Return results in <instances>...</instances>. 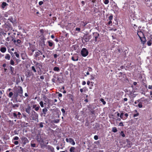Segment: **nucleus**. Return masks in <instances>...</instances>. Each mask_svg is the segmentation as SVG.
Returning <instances> with one entry per match:
<instances>
[{"label": "nucleus", "mask_w": 152, "mask_h": 152, "mask_svg": "<svg viewBox=\"0 0 152 152\" xmlns=\"http://www.w3.org/2000/svg\"><path fill=\"white\" fill-rule=\"evenodd\" d=\"M93 39L91 40L93 41H95L96 42L99 40V35L97 32H95L93 33Z\"/></svg>", "instance_id": "nucleus-1"}, {"label": "nucleus", "mask_w": 152, "mask_h": 152, "mask_svg": "<svg viewBox=\"0 0 152 152\" xmlns=\"http://www.w3.org/2000/svg\"><path fill=\"white\" fill-rule=\"evenodd\" d=\"M15 92L16 93L19 94V95L20 97H21L23 96V90L21 87L18 86Z\"/></svg>", "instance_id": "nucleus-2"}, {"label": "nucleus", "mask_w": 152, "mask_h": 152, "mask_svg": "<svg viewBox=\"0 0 152 152\" xmlns=\"http://www.w3.org/2000/svg\"><path fill=\"white\" fill-rule=\"evenodd\" d=\"M81 53L83 56L86 57L88 55V52L86 48H83L82 49Z\"/></svg>", "instance_id": "nucleus-3"}, {"label": "nucleus", "mask_w": 152, "mask_h": 152, "mask_svg": "<svg viewBox=\"0 0 152 152\" xmlns=\"http://www.w3.org/2000/svg\"><path fill=\"white\" fill-rule=\"evenodd\" d=\"M92 37V36L91 35H88L86 34L83 36V39L84 40L85 42H87L89 41Z\"/></svg>", "instance_id": "nucleus-4"}, {"label": "nucleus", "mask_w": 152, "mask_h": 152, "mask_svg": "<svg viewBox=\"0 0 152 152\" xmlns=\"http://www.w3.org/2000/svg\"><path fill=\"white\" fill-rule=\"evenodd\" d=\"M21 139L24 145H25L26 143H28L29 142V141L27 138L25 137H22L21 138Z\"/></svg>", "instance_id": "nucleus-5"}, {"label": "nucleus", "mask_w": 152, "mask_h": 152, "mask_svg": "<svg viewBox=\"0 0 152 152\" xmlns=\"http://www.w3.org/2000/svg\"><path fill=\"white\" fill-rule=\"evenodd\" d=\"M31 109V107L30 106L29 104H28L25 108L26 112L28 114H30Z\"/></svg>", "instance_id": "nucleus-6"}, {"label": "nucleus", "mask_w": 152, "mask_h": 152, "mask_svg": "<svg viewBox=\"0 0 152 152\" xmlns=\"http://www.w3.org/2000/svg\"><path fill=\"white\" fill-rule=\"evenodd\" d=\"M12 41H13L14 43L17 45H20L21 43V41L19 39H17V40H16L15 39H12Z\"/></svg>", "instance_id": "nucleus-7"}, {"label": "nucleus", "mask_w": 152, "mask_h": 152, "mask_svg": "<svg viewBox=\"0 0 152 152\" xmlns=\"http://www.w3.org/2000/svg\"><path fill=\"white\" fill-rule=\"evenodd\" d=\"M71 59L73 61H77L78 60V57L77 55H75L72 57Z\"/></svg>", "instance_id": "nucleus-8"}, {"label": "nucleus", "mask_w": 152, "mask_h": 152, "mask_svg": "<svg viewBox=\"0 0 152 152\" xmlns=\"http://www.w3.org/2000/svg\"><path fill=\"white\" fill-rule=\"evenodd\" d=\"M137 34L140 38L144 37L143 33L141 31H138Z\"/></svg>", "instance_id": "nucleus-9"}, {"label": "nucleus", "mask_w": 152, "mask_h": 152, "mask_svg": "<svg viewBox=\"0 0 152 152\" xmlns=\"http://www.w3.org/2000/svg\"><path fill=\"white\" fill-rule=\"evenodd\" d=\"M42 53L41 51L39 50L38 51L35 52V56L37 57L40 55H42Z\"/></svg>", "instance_id": "nucleus-10"}, {"label": "nucleus", "mask_w": 152, "mask_h": 152, "mask_svg": "<svg viewBox=\"0 0 152 152\" xmlns=\"http://www.w3.org/2000/svg\"><path fill=\"white\" fill-rule=\"evenodd\" d=\"M140 39L141 41L142 42V43L143 45H144L145 43V42H145L146 39H145V37H141V38H140Z\"/></svg>", "instance_id": "nucleus-11"}, {"label": "nucleus", "mask_w": 152, "mask_h": 152, "mask_svg": "<svg viewBox=\"0 0 152 152\" xmlns=\"http://www.w3.org/2000/svg\"><path fill=\"white\" fill-rule=\"evenodd\" d=\"M69 142L72 145H74L75 144V142L74 140L72 138H69Z\"/></svg>", "instance_id": "nucleus-12"}, {"label": "nucleus", "mask_w": 152, "mask_h": 152, "mask_svg": "<svg viewBox=\"0 0 152 152\" xmlns=\"http://www.w3.org/2000/svg\"><path fill=\"white\" fill-rule=\"evenodd\" d=\"M20 55L22 59L23 60H24L26 58V55L25 53H21Z\"/></svg>", "instance_id": "nucleus-13"}, {"label": "nucleus", "mask_w": 152, "mask_h": 152, "mask_svg": "<svg viewBox=\"0 0 152 152\" xmlns=\"http://www.w3.org/2000/svg\"><path fill=\"white\" fill-rule=\"evenodd\" d=\"M8 5V4H7L6 2H3L2 3L1 7L2 9H4L5 7Z\"/></svg>", "instance_id": "nucleus-14"}, {"label": "nucleus", "mask_w": 152, "mask_h": 152, "mask_svg": "<svg viewBox=\"0 0 152 152\" xmlns=\"http://www.w3.org/2000/svg\"><path fill=\"white\" fill-rule=\"evenodd\" d=\"M7 49L5 47H1L0 48V51L3 53H5Z\"/></svg>", "instance_id": "nucleus-15"}, {"label": "nucleus", "mask_w": 152, "mask_h": 152, "mask_svg": "<svg viewBox=\"0 0 152 152\" xmlns=\"http://www.w3.org/2000/svg\"><path fill=\"white\" fill-rule=\"evenodd\" d=\"M37 65V67L39 69H41L42 67V65L41 63H37L36 64Z\"/></svg>", "instance_id": "nucleus-16"}, {"label": "nucleus", "mask_w": 152, "mask_h": 152, "mask_svg": "<svg viewBox=\"0 0 152 152\" xmlns=\"http://www.w3.org/2000/svg\"><path fill=\"white\" fill-rule=\"evenodd\" d=\"M142 102H139V104H138L137 106V105H134V106L136 107H137L138 106L139 108H142Z\"/></svg>", "instance_id": "nucleus-17"}, {"label": "nucleus", "mask_w": 152, "mask_h": 152, "mask_svg": "<svg viewBox=\"0 0 152 152\" xmlns=\"http://www.w3.org/2000/svg\"><path fill=\"white\" fill-rule=\"evenodd\" d=\"M10 56L8 54H6L5 56V58L6 59L9 60L10 59Z\"/></svg>", "instance_id": "nucleus-18"}, {"label": "nucleus", "mask_w": 152, "mask_h": 152, "mask_svg": "<svg viewBox=\"0 0 152 152\" xmlns=\"http://www.w3.org/2000/svg\"><path fill=\"white\" fill-rule=\"evenodd\" d=\"M75 147H71L69 150L70 152H75Z\"/></svg>", "instance_id": "nucleus-19"}, {"label": "nucleus", "mask_w": 152, "mask_h": 152, "mask_svg": "<svg viewBox=\"0 0 152 152\" xmlns=\"http://www.w3.org/2000/svg\"><path fill=\"white\" fill-rule=\"evenodd\" d=\"M18 95H19V94H18L17 93H16V92H15L14 93V94L13 96L14 97L15 99H17L18 98Z\"/></svg>", "instance_id": "nucleus-20"}, {"label": "nucleus", "mask_w": 152, "mask_h": 152, "mask_svg": "<svg viewBox=\"0 0 152 152\" xmlns=\"http://www.w3.org/2000/svg\"><path fill=\"white\" fill-rule=\"evenodd\" d=\"M47 111L48 110L46 107L44 108L43 109H42V111L43 113L45 115L46 114Z\"/></svg>", "instance_id": "nucleus-21"}, {"label": "nucleus", "mask_w": 152, "mask_h": 152, "mask_svg": "<svg viewBox=\"0 0 152 152\" xmlns=\"http://www.w3.org/2000/svg\"><path fill=\"white\" fill-rule=\"evenodd\" d=\"M37 140L39 142L43 143V140L41 138H37Z\"/></svg>", "instance_id": "nucleus-22"}, {"label": "nucleus", "mask_w": 152, "mask_h": 152, "mask_svg": "<svg viewBox=\"0 0 152 152\" xmlns=\"http://www.w3.org/2000/svg\"><path fill=\"white\" fill-rule=\"evenodd\" d=\"M124 116V113L123 112H122L120 114V117L122 119L124 120L126 119V118H125L123 117Z\"/></svg>", "instance_id": "nucleus-23"}, {"label": "nucleus", "mask_w": 152, "mask_h": 152, "mask_svg": "<svg viewBox=\"0 0 152 152\" xmlns=\"http://www.w3.org/2000/svg\"><path fill=\"white\" fill-rule=\"evenodd\" d=\"M112 131L114 132H116L117 131V130L116 127H113L112 129Z\"/></svg>", "instance_id": "nucleus-24"}, {"label": "nucleus", "mask_w": 152, "mask_h": 152, "mask_svg": "<svg viewBox=\"0 0 152 152\" xmlns=\"http://www.w3.org/2000/svg\"><path fill=\"white\" fill-rule=\"evenodd\" d=\"M33 142V140L31 141V147H36V144L34 143H32Z\"/></svg>", "instance_id": "nucleus-25"}, {"label": "nucleus", "mask_w": 152, "mask_h": 152, "mask_svg": "<svg viewBox=\"0 0 152 152\" xmlns=\"http://www.w3.org/2000/svg\"><path fill=\"white\" fill-rule=\"evenodd\" d=\"M17 115H18V118H20L22 117L21 114L20 112H18Z\"/></svg>", "instance_id": "nucleus-26"}, {"label": "nucleus", "mask_w": 152, "mask_h": 152, "mask_svg": "<svg viewBox=\"0 0 152 152\" xmlns=\"http://www.w3.org/2000/svg\"><path fill=\"white\" fill-rule=\"evenodd\" d=\"M53 70L54 71H59L60 69L59 67L56 66L54 68Z\"/></svg>", "instance_id": "nucleus-27"}, {"label": "nucleus", "mask_w": 152, "mask_h": 152, "mask_svg": "<svg viewBox=\"0 0 152 152\" xmlns=\"http://www.w3.org/2000/svg\"><path fill=\"white\" fill-rule=\"evenodd\" d=\"M48 45L49 46L51 47L53 45V42H51L49 41H48Z\"/></svg>", "instance_id": "nucleus-28"}, {"label": "nucleus", "mask_w": 152, "mask_h": 152, "mask_svg": "<svg viewBox=\"0 0 152 152\" xmlns=\"http://www.w3.org/2000/svg\"><path fill=\"white\" fill-rule=\"evenodd\" d=\"M151 42H152V41L151 40H150L148 41V42H147V44L148 46H150L151 45V44H152Z\"/></svg>", "instance_id": "nucleus-29"}, {"label": "nucleus", "mask_w": 152, "mask_h": 152, "mask_svg": "<svg viewBox=\"0 0 152 152\" xmlns=\"http://www.w3.org/2000/svg\"><path fill=\"white\" fill-rule=\"evenodd\" d=\"M59 119H55L53 121V122L55 123H58L59 122Z\"/></svg>", "instance_id": "nucleus-30"}, {"label": "nucleus", "mask_w": 152, "mask_h": 152, "mask_svg": "<svg viewBox=\"0 0 152 152\" xmlns=\"http://www.w3.org/2000/svg\"><path fill=\"white\" fill-rule=\"evenodd\" d=\"M19 106L18 104H15L12 105V107L13 108H16V107H17Z\"/></svg>", "instance_id": "nucleus-31"}, {"label": "nucleus", "mask_w": 152, "mask_h": 152, "mask_svg": "<svg viewBox=\"0 0 152 152\" xmlns=\"http://www.w3.org/2000/svg\"><path fill=\"white\" fill-rule=\"evenodd\" d=\"M13 95V93L12 92H10L8 96L9 97L11 98L12 97V96Z\"/></svg>", "instance_id": "nucleus-32"}, {"label": "nucleus", "mask_w": 152, "mask_h": 152, "mask_svg": "<svg viewBox=\"0 0 152 152\" xmlns=\"http://www.w3.org/2000/svg\"><path fill=\"white\" fill-rule=\"evenodd\" d=\"M95 75L94 74H91V80H94L95 78Z\"/></svg>", "instance_id": "nucleus-33"}, {"label": "nucleus", "mask_w": 152, "mask_h": 152, "mask_svg": "<svg viewBox=\"0 0 152 152\" xmlns=\"http://www.w3.org/2000/svg\"><path fill=\"white\" fill-rule=\"evenodd\" d=\"M14 54L15 55V56L18 58H19V54L17 52H15Z\"/></svg>", "instance_id": "nucleus-34"}, {"label": "nucleus", "mask_w": 152, "mask_h": 152, "mask_svg": "<svg viewBox=\"0 0 152 152\" xmlns=\"http://www.w3.org/2000/svg\"><path fill=\"white\" fill-rule=\"evenodd\" d=\"M120 135L123 137H125V135L123 131L121 132Z\"/></svg>", "instance_id": "nucleus-35"}, {"label": "nucleus", "mask_w": 152, "mask_h": 152, "mask_svg": "<svg viewBox=\"0 0 152 152\" xmlns=\"http://www.w3.org/2000/svg\"><path fill=\"white\" fill-rule=\"evenodd\" d=\"M100 101L102 102L103 104H106V102L104 101V99H103L101 98L100 99Z\"/></svg>", "instance_id": "nucleus-36"}, {"label": "nucleus", "mask_w": 152, "mask_h": 152, "mask_svg": "<svg viewBox=\"0 0 152 152\" xmlns=\"http://www.w3.org/2000/svg\"><path fill=\"white\" fill-rule=\"evenodd\" d=\"M113 18V16L112 15H111L109 17L108 19L110 20H111Z\"/></svg>", "instance_id": "nucleus-37"}, {"label": "nucleus", "mask_w": 152, "mask_h": 152, "mask_svg": "<svg viewBox=\"0 0 152 152\" xmlns=\"http://www.w3.org/2000/svg\"><path fill=\"white\" fill-rule=\"evenodd\" d=\"M31 69H32V70H33V71L34 72H37L36 70V69L34 66H32L31 67Z\"/></svg>", "instance_id": "nucleus-38"}, {"label": "nucleus", "mask_w": 152, "mask_h": 152, "mask_svg": "<svg viewBox=\"0 0 152 152\" xmlns=\"http://www.w3.org/2000/svg\"><path fill=\"white\" fill-rule=\"evenodd\" d=\"M39 104L40 105L41 107H44L43 103L42 101L40 102H39Z\"/></svg>", "instance_id": "nucleus-39"}, {"label": "nucleus", "mask_w": 152, "mask_h": 152, "mask_svg": "<svg viewBox=\"0 0 152 152\" xmlns=\"http://www.w3.org/2000/svg\"><path fill=\"white\" fill-rule=\"evenodd\" d=\"M92 69L91 68L89 67H88V72H91L92 71Z\"/></svg>", "instance_id": "nucleus-40"}, {"label": "nucleus", "mask_w": 152, "mask_h": 152, "mask_svg": "<svg viewBox=\"0 0 152 152\" xmlns=\"http://www.w3.org/2000/svg\"><path fill=\"white\" fill-rule=\"evenodd\" d=\"M10 64L11 65H13L14 64V62L13 60L11 59L10 61Z\"/></svg>", "instance_id": "nucleus-41"}, {"label": "nucleus", "mask_w": 152, "mask_h": 152, "mask_svg": "<svg viewBox=\"0 0 152 152\" xmlns=\"http://www.w3.org/2000/svg\"><path fill=\"white\" fill-rule=\"evenodd\" d=\"M109 2V0H104V3L106 4H108Z\"/></svg>", "instance_id": "nucleus-42"}, {"label": "nucleus", "mask_w": 152, "mask_h": 152, "mask_svg": "<svg viewBox=\"0 0 152 152\" xmlns=\"http://www.w3.org/2000/svg\"><path fill=\"white\" fill-rule=\"evenodd\" d=\"M94 138L96 140H97L98 139V136L96 135H95L94 137Z\"/></svg>", "instance_id": "nucleus-43"}, {"label": "nucleus", "mask_w": 152, "mask_h": 152, "mask_svg": "<svg viewBox=\"0 0 152 152\" xmlns=\"http://www.w3.org/2000/svg\"><path fill=\"white\" fill-rule=\"evenodd\" d=\"M139 115V113H136V114H135L134 115V117H137V116H138Z\"/></svg>", "instance_id": "nucleus-44"}, {"label": "nucleus", "mask_w": 152, "mask_h": 152, "mask_svg": "<svg viewBox=\"0 0 152 152\" xmlns=\"http://www.w3.org/2000/svg\"><path fill=\"white\" fill-rule=\"evenodd\" d=\"M112 21H111V20H110L108 23H107V24L108 25H112Z\"/></svg>", "instance_id": "nucleus-45"}, {"label": "nucleus", "mask_w": 152, "mask_h": 152, "mask_svg": "<svg viewBox=\"0 0 152 152\" xmlns=\"http://www.w3.org/2000/svg\"><path fill=\"white\" fill-rule=\"evenodd\" d=\"M39 107H40L39 106L35 107V110L36 111H37L39 110Z\"/></svg>", "instance_id": "nucleus-46"}, {"label": "nucleus", "mask_w": 152, "mask_h": 152, "mask_svg": "<svg viewBox=\"0 0 152 152\" xmlns=\"http://www.w3.org/2000/svg\"><path fill=\"white\" fill-rule=\"evenodd\" d=\"M13 115L14 117H16V118H18L17 117V114L15 113H13Z\"/></svg>", "instance_id": "nucleus-47"}, {"label": "nucleus", "mask_w": 152, "mask_h": 152, "mask_svg": "<svg viewBox=\"0 0 152 152\" xmlns=\"http://www.w3.org/2000/svg\"><path fill=\"white\" fill-rule=\"evenodd\" d=\"M43 3V2L42 1H40L39 2V5H41Z\"/></svg>", "instance_id": "nucleus-48"}, {"label": "nucleus", "mask_w": 152, "mask_h": 152, "mask_svg": "<svg viewBox=\"0 0 152 152\" xmlns=\"http://www.w3.org/2000/svg\"><path fill=\"white\" fill-rule=\"evenodd\" d=\"M18 139H19V137L17 136L13 138V139L14 140H18Z\"/></svg>", "instance_id": "nucleus-49"}, {"label": "nucleus", "mask_w": 152, "mask_h": 152, "mask_svg": "<svg viewBox=\"0 0 152 152\" xmlns=\"http://www.w3.org/2000/svg\"><path fill=\"white\" fill-rule=\"evenodd\" d=\"M75 30L76 31H80V29L79 28H75Z\"/></svg>", "instance_id": "nucleus-50"}, {"label": "nucleus", "mask_w": 152, "mask_h": 152, "mask_svg": "<svg viewBox=\"0 0 152 152\" xmlns=\"http://www.w3.org/2000/svg\"><path fill=\"white\" fill-rule=\"evenodd\" d=\"M14 144L15 145H17L18 144V141H15L14 142Z\"/></svg>", "instance_id": "nucleus-51"}, {"label": "nucleus", "mask_w": 152, "mask_h": 152, "mask_svg": "<svg viewBox=\"0 0 152 152\" xmlns=\"http://www.w3.org/2000/svg\"><path fill=\"white\" fill-rule=\"evenodd\" d=\"M119 126H124V125H123V123L122 122H120L119 124Z\"/></svg>", "instance_id": "nucleus-52"}, {"label": "nucleus", "mask_w": 152, "mask_h": 152, "mask_svg": "<svg viewBox=\"0 0 152 152\" xmlns=\"http://www.w3.org/2000/svg\"><path fill=\"white\" fill-rule=\"evenodd\" d=\"M82 23L83 24V26H85L87 23L86 22H84V21H83Z\"/></svg>", "instance_id": "nucleus-53"}, {"label": "nucleus", "mask_w": 152, "mask_h": 152, "mask_svg": "<svg viewBox=\"0 0 152 152\" xmlns=\"http://www.w3.org/2000/svg\"><path fill=\"white\" fill-rule=\"evenodd\" d=\"M8 14L7 13H5L4 14V16L5 17H8Z\"/></svg>", "instance_id": "nucleus-54"}, {"label": "nucleus", "mask_w": 152, "mask_h": 152, "mask_svg": "<svg viewBox=\"0 0 152 152\" xmlns=\"http://www.w3.org/2000/svg\"><path fill=\"white\" fill-rule=\"evenodd\" d=\"M61 111L63 113H65V111L63 108H62L61 109Z\"/></svg>", "instance_id": "nucleus-55"}, {"label": "nucleus", "mask_w": 152, "mask_h": 152, "mask_svg": "<svg viewBox=\"0 0 152 152\" xmlns=\"http://www.w3.org/2000/svg\"><path fill=\"white\" fill-rule=\"evenodd\" d=\"M148 88L149 89H151L152 90V86H151V85L149 86L148 87Z\"/></svg>", "instance_id": "nucleus-56"}, {"label": "nucleus", "mask_w": 152, "mask_h": 152, "mask_svg": "<svg viewBox=\"0 0 152 152\" xmlns=\"http://www.w3.org/2000/svg\"><path fill=\"white\" fill-rule=\"evenodd\" d=\"M86 84V82L85 81H83V82H82V84L83 85H84Z\"/></svg>", "instance_id": "nucleus-57"}, {"label": "nucleus", "mask_w": 152, "mask_h": 152, "mask_svg": "<svg viewBox=\"0 0 152 152\" xmlns=\"http://www.w3.org/2000/svg\"><path fill=\"white\" fill-rule=\"evenodd\" d=\"M6 41H7L8 42L10 40L9 38V37H7V38H6Z\"/></svg>", "instance_id": "nucleus-58"}, {"label": "nucleus", "mask_w": 152, "mask_h": 152, "mask_svg": "<svg viewBox=\"0 0 152 152\" xmlns=\"http://www.w3.org/2000/svg\"><path fill=\"white\" fill-rule=\"evenodd\" d=\"M39 126L40 127H42L43 126V125L42 123H41L40 124Z\"/></svg>", "instance_id": "nucleus-59"}, {"label": "nucleus", "mask_w": 152, "mask_h": 152, "mask_svg": "<svg viewBox=\"0 0 152 152\" xmlns=\"http://www.w3.org/2000/svg\"><path fill=\"white\" fill-rule=\"evenodd\" d=\"M124 116L126 117V118H127V117L128 116V114L127 113H126L124 114Z\"/></svg>", "instance_id": "nucleus-60"}, {"label": "nucleus", "mask_w": 152, "mask_h": 152, "mask_svg": "<svg viewBox=\"0 0 152 152\" xmlns=\"http://www.w3.org/2000/svg\"><path fill=\"white\" fill-rule=\"evenodd\" d=\"M115 113H117V116L118 117H119V116H120V114L118 112H116Z\"/></svg>", "instance_id": "nucleus-61"}, {"label": "nucleus", "mask_w": 152, "mask_h": 152, "mask_svg": "<svg viewBox=\"0 0 152 152\" xmlns=\"http://www.w3.org/2000/svg\"><path fill=\"white\" fill-rule=\"evenodd\" d=\"M40 78L41 79L43 80L44 79V77L43 76H41L40 77Z\"/></svg>", "instance_id": "nucleus-62"}, {"label": "nucleus", "mask_w": 152, "mask_h": 152, "mask_svg": "<svg viewBox=\"0 0 152 152\" xmlns=\"http://www.w3.org/2000/svg\"><path fill=\"white\" fill-rule=\"evenodd\" d=\"M69 138H66V140L67 142H69Z\"/></svg>", "instance_id": "nucleus-63"}, {"label": "nucleus", "mask_w": 152, "mask_h": 152, "mask_svg": "<svg viewBox=\"0 0 152 152\" xmlns=\"http://www.w3.org/2000/svg\"><path fill=\"white\" fill-rule=\"evenodd\" d=\"M142 102H146L147 101V100L146 99H144L143 100H142Z\"/></svg>", "instance_id": "nucleus-64"}]
</instances>
